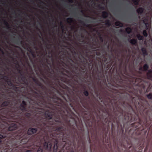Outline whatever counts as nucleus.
<instances>
[{
    "mask_svg": "<svg viewBox=\"0 0 152 152\" xmlns=\"http://www.w3.org/2000/svg\"><path fill=\"white\" fill-rule=\"evenodd\" d=\"M141 50L142 53V55L144 56H145L148 55V52L145 48H142Z\"/></svg>",
    "mask_w": 152,
    "mask_h": 152,
    "instance_id": "8",
    "label": "nucleus"
},
{
    "mask_svg": "<svg viewBox=\"0 0 152 152\" xmlns=\"http://www.w3.org/2000/svg\"><path fill=\"white\" fill-rule=\"evenodd\" d=\"M113 124L112 123V126H113Z\"/></svg>",
    "mask_w": 152,
    "mask_h": 152,
    "instance_id": "49",
    "label": "nucleus"
},
{
    "mask_svg": "<svg viewBox=\"0 0 152 152\" xmlns=\"http://www.w3.org/2000/svg\"><path fill=\"white\" fill-rule=\"evenodd\" d=\"M139 70L140 71H143V70L142 68V67H140L139 68Z\"/></svg>",
    "mask_w": 152,
    "mask_h": 152,
    "instance_id": "33",
    "label": "nucleus"
},
{
    "mask_svg": "<svg viewBox=\"0 0 152 152\" xmlns=\"http://www.w3.org/2000/svg\"><path fill=\"white\" fill-rule=\"evenodd\" d=\"M129 41L130 43L132 45H134L137 43V40L135 39H129Z\"/></svg>",
    "mask_w": 152,
    "mask_h": 152,
    "instance_id": "10",
    "label": "nucleus"
},
{
    "mask_svg": "<svg viewBox=\"0 0 152 152\" xmlns=\"http://www.w3.org/2000/svg\"><path fill=\"white\" fill-rule=\"evenodd\" d=\"M68 87L67 86H66L64 88H68Z\"/></svg>",
    "mask_w": 152,
    "mask_h": 152,
    "instance_id": "44",
    "label": "nucleus"
},
{
    "mask_svg": "<svg viewBox=\"0 0 152 152\" xmlns=\"http://www.w3.org/2000/svg\"><path fill=\"white\" fill-rule=\"evenodd\" d=\"M26 152H31V151L28 150V151H27Z\"/></svg>",
    "mask_w": 152,
    "mask_h": 152,
    "instance_id": "45",
    "label": "nucleus"
},
{
    "mask_svg": "<svg viewBox=\"0 0 152 152\" xmlns=\"http://www.w3.org/2000/svg\"><path fill=\"white\" fill-rule=\"evenodd\" d=\"M37 131V129L34 128H30L28 131V134H31L35 133Z\"/></svg>",
    "mask_w": 152,
    "mask_h": 152,
    "instance_id": "5",
    "label": "nucleus"
},
{
    "mask_svg": "<svg viewBox=\"0 0 152 152\" xmlns=\"http://www.w3.org/2000/svg\"><path fill=\"white\" fill-rule=\"evenodd\" d=\"M91 3H92V4H94V5H96V3L94 1H93V0H92L91 1Z\"/></svg>",
    "mask_w": 152,
    "mask_h": 152,
    "instance_id": "37",
    "label": "nucleus"
},
{
    "mask_svg": "<svg viewBox=\"0 0 152 152\" xmlns=\"http://www.w3.org/2000/svg\"><path fill=\"white\" fill-rule=\"evenodd\" d=\"M144 11V9L142 7H139L136 10V12L138 14H141Z\"/></svg>",
    "mask_w": 152,
    "mask_h": 152,
    "instance_id": "7",
    "label": "nucleus"
},
{
    "mask_svg": "<svg viewBox=\"0 0 152 152\" xmlns=\"http://www.w3.org/2000/svg\"><path fill=\"white\" fill-rule=\"evenodd\" d=\"M57 129H58V131H59V130H60L61 129V128L60 127H59L58 126Z\"/></svg>",
    "mask_w": 152,
    "mask_h": 152,
    "instance_id": "40",
    "label": "nucleus"
},
{
    "mask_svg": "<svg viewBox=\"0 0 152 152\" xmlns=\"http://www.w3.org/2000/svg\"><path fill=\"white\" fill-rule=\"evenodd\" d=\"M63 0L65 2H67V1L66 0Z\"/></svg>",
    "mask_w": 152,
    "mask_h": 152,
    "instance_id": "47",
    "label": "nucleus"
},
{
    "mask_svg": "<svg viewBox=\"0 0 152 152\" xmlns=\"http://www.w3.org/2000/svg\"><path fill=\"white\" fill-rule=\"evenodd\" d=\"M3 138V136L1 135L0 134V139L2 138Z\"/></svg>",
    "mask_w": 152,
    "mask_h": 152,
    "instance_id": "41",
    "label": "nucleus"
},
{
    "mask_svg": "<svg viewBox=\"0 0 152 152\" xmlns=\"http://www.w3.org/2000/svg\"><path fill=\"white\" fill-rule=\"evenodd\" d=\"M100 10H105V8L104 7L102 6L100 7Z\"/></svg>",
    "mask_w": 152,
    "mask_h": 152,
    "instance_id": "28",
    "label": "nucleus"
},
{
    "mask_svg": "<svg viewBox=\"0 0 152 152\" xmlns=\"http://www.w3.org/2000/svg\"><path fill=\"white\" fill-rule=\"evenodd\" d=\"M103 119L102 120H104V122H105V123H108L110 122V120H109L107 117L105 118L104 120Z\"/></svg>",
    "mask_w": 152,
    "mask_h": 152,
    "instance_id": "19",
    "label": "nucleus"
},
{
    "mask_svg": "<svg viewBox=\"0 0 152 152\" xmlns=\"http://www.w3.org/2000/svg\"><path fill=\"white\" fill-rule=\"evenodd\" d=\"M56 147H57V145L56 144H55L54 145V152H56V151H55V150H56L55 148H56Z\"/></svg>",
    "mask_w": 152,
    "mask_h": 152,
    "instance_id": "30",
    "label": "nucleus"
},
{
    "mask_svg": "<svg viewBox=\"0 0 152 152\" xmlns=\"http://www.w3.org/2000/svg\"><path fill=\"white\" fill-rule=\"evenodd\" d=\"M59 34H58V89L59 87V79L64 83L69 86L73 91L77 89L79 84L80 86L81 92L83 93L84 95L88 96L89 93L86 90V86L82 84L84 81L87 83L90 81L91 79V74L94 76L96 75L97 77V84L101 88L105 86L110 92H107L106 97L107 101L109 102L107 105L110 107L111 104L113 111L114 112V120L117 123V118L119 119L121 117L127 116L128 113L123 110L118 105L121 100L123 101V106L125 104L124 99L128 98L129 95L127 93L120 92L119 90H125L126 86L124 85V80L121 78L118 74L117 77L115 75L113 78L110 77V81H109L108 76L106 78L104 74L103 66L102 61L106 64L111 62L107 61L104 62L102 60L103 57H94L92 58H80V59L77 58H71L72 61L65 59L62 60L64 65L60 69L59 66V62L58 60L59 55ZM58 90V94H59Z\"/></svg>",
    "mask_w": 152,
    "mask_h": 152,
    "instance_id": "1",
    "label": "nucleus"
},
{
    "mask_svg": "<svg viewBox=\"0 0 152 152\" xmlns=\"http://www.w3.org/2000/svg\"><path fill=\"white\" fill-rule=\"evenodd\" d=\"M104 24L106 26L109 27L111 26V23L109 19H107L105 20Z\"/></svg>",
    "mask_w": 152,
    "mask_h": 152,
    "instance_id": "9",
    "label": "nucleus"
},
{
    "mask_svg": "<svg viewBox=\"0 0 152 152\" xmlns=\"http://www.w3.org/2000/svg\"><path fill=\"white\" fill-rule=\"evenodd\" d=\"M69 152H74V151L73 150H72L71 151Z\"/></svg>",
    "mask_w": 152,
    "mask_h": 152,
    "instance_id": "46",
    "label": "nucleus"
},
{
    "mask_svg": "<svg viewBox=\"0 0 152 152\" xmlns=\"http://www.w3.org/2000/svg\"><path fill=\"white\" fill-rule=\"evenodd\" d=\"M22 104L24 105H26V103L24 101H22Z\"/></svg>",
    "mask_w": 152,
    "mask_h": 152,
    "instance_id": "38",
    "label": "nucleus"
},
{
    "mask_svg": "<svg viewBox=\"0 0 152 152\" xmlns=\"http://www.w3.org/2000/svg\"><path fill=\"white\" fill-rule=\"evenodd\" d=\"M143 68L144 71H147L149 68V66L147 64H145L144 65Z\"/></svg>",
    "mask_w": 152,
    "mask_h": 152,
    "instance_id": "13",
    "label": "nucleus"
},
{
    "mask_svg": "<svg viewBox=\"0 0 152 152\" xmlns=\"http://www.w3.org/2000/svg\"><path fill=\"white\" fill-rule=\"evenodd\" d=\"M108 113V116H109L110 115L108 113Z\"/></svg>",
    "mask_w": 152,
    "mask_h": 152,
    "instance_id": "48",
    "label": "nucleus"
},
{
    "mask_svg": "<svg viewBox=\"0 0 152 152\" xmlns=\"http://www.w3.org/2000/svg\"><path fill=\"white\" fill-rule=\"evenodd\" d=\"M132 1L133 3L135 5H138L139 4L140 0H132Z\"/></svg>",
    "mask_w": 152,
    "mask_h": 152,
    "instance_id": "15",
    "label": "nucleus"
},
{
    "mask_svg": "<svg viewBox=\"0 0 152 152\" xmlns=\"http://www.w3.org/2000/svg\"><path fill=\"white\" fill-rule=\"evenodd\" d=\"M70 3H73V0H67Z\"/></svg>",
    "mask_w": 152,
    "mask_h": 152,
    "instance_id": "35",
    "label": "nucleus"
},
{
    "mask_svg": "<svg viewBox=\"0 0 152 152\" xmlns=\"http://www.w3.org/2000/svg\"><path fill=\"white\" fill-rule=\"evenodd\" d=\"M99 98H100V99H102V100H103V101H104V102H106V100H105L104 98L103 99L102 98V97H101L100 96Z\"/></svg>",
    "mask_w": 152,
    "mask_h": 152,
    "instance_id": "34",
    "label": "nucleus"
},
{
    "mask_svg": "<svg viewBox=\"0 0 152 152\" xmlns=\"http://www.w3.org/2000/svg\"><path fill=\"white\" fill-rule=\"evenodd\" d=\"M126 31L128 34H130L132 31V29L130 27H127L126 28Z\"/></svg>",
    "mask_w": 152,
    "mask_h": 152,
    "instance_id": "14",
    "label": "nucleus"
},
{
    "mask_svg": "<svg viewBox=\"0 0 152 152\" xmlns=\"http://www.w3.org/2000/svg\"><path fill=\"white\" fill-rule=\"evenodd\" d=\"M96 0V1H99V0Z\"/></svg>",
    "mask_w": 152,
    "mask_h": 152,
    "instance_id": "50",
    "label": "nucleus"
},
{
    "mask_svg": "<svg viewBox=\"0 0 152 152\" xmlns=\"http://www.w3.org/2000/svg\"><path fill=\"white\" fill-rule=\"evenodd\" d=\"M145 26L146 29H147L148 28V25H147V26Z\"/></svg>",
    "mask_w": 152,
    "mask_h": 152,
    "instance_id": "39",
    "label": "nucleus"
},
{
    "mask_svg": "<svg viewBox=\"0 0 152 152\" xmlns=\"http://www.w3.org/2000/svg\"><path fill=\"white\" fill-rule=\"evenodd\" d=\"M73 18H66V21L70 25L64 26L60 22L62 31V41L64 43L63 46L60 58L72 61L71 58L97 57H103L105 62L110 61L111 57L107 50L96 39H94L88 31L81 26L88 27L89 25L83 20L77 27L71 25Z\"/></svg>",
    "mask_w": 152,
    "mask_h": 152,
    "instance_id": "2",
    "label": "nucleus"
},
{
    "mask_svg": "<svg viewBox=\"0 0 152 152\" xmlns=\"http://www.w3.org/2000/svg\"><path fill=\"white\" fill-rule=\"evenodd\" d=\"M143 22L145 26H147L148 24V20L147 19H144L143 20Z\"/></svg>",
    "mask_w": 152,
    "mask_h": 152,
    "instance_id": "20",
    "label": "nucleus"
},
{
    "mask_svg": "<svg viewBox=\"0 0 152 152\" xmlns=\"http://www.w3.org/2000/svg\"><path fill=\"white\" fill-rule=\"evenodd\" d=\"M64 6H65V7H66V6H67V4L66 3H64Z\"/></svg>",
    "mask_w": 152,
    "mask_h": 152,
    "instance_id": "42",
    "label": "nucleus"
},
{
    "mask_svg": "<svg viewBox=\"0 0 152 152\" xmlns=\"http://www.w3.org/2000/svg\"><path fill=\"white\" fill-rule=\"evenodd\" d=\"M99 40L101 41V42H103L104 41V38L101 35H99Z\"/></svg>",
    "mask_w": 152,
    "mask_h": 152,
    "instance_id": "23",
    "label": "nucleus"
},
{
    "mask_svg": "<svg viewBox=\"0 0 152 152\" xmlns=\"http://www.w3.org/2000/svg\"><path fill=\"white\" fill-rule=\"evenodd\" d=\"M62 119H64L66 121H67V120L66 118H65L64 117V116L63 115H62Z\"/></svg>",
    "mask_w": 152,
    "mask_h": 152,
    "instance_id": "36",
    "label": "nucleus"
},
{
    "mask_svg": "<svg viewBox=\"0 0 152 152\" xmlns=\"http://www.w3.org/2000/svg\"><path fill=\"white\" fill-rule=\"evenodd\" d=\"M109 45H108V46H107V49H109Z\"/></svg>",
    "mask_w": 152,
    "mask_h": 152,
    "instance_id": "43",
    "label": "nucleus"
},
{
    "mask_svg": "<svg viewBox=\"0 0 152 152\" xmlns=\"http://www.w3.org/2000/svg\"><path fill=\"white\" fill-rule=\"evenodd\" d=\"M113 68V70H115L116 73H117V64L116 62H115L114 64L112 66L111 69Z\"/></svg>",
    "mask_w": 152,
    "mask_h": 152,
    "instance_id": "12",
    "label": "nucleus"
},
{
    "mask_svg": "<svg viewBox=\"0 0 152 152\" xmlns=\"http://www.w3.org/2000/svg\"><path fill=\"white\" fill-rule=\"evenodd\" d=\"M97 5L98 8L99 9H100V7H101L102 6L100 4H97Z\"/></svg>",
    "mask_w": 152,
    "mask_h": 152,
    "instance_id": "29",
    "label": "nucleus"
},
{
    "mask_svg": "<svg viewBox=\"0 0 152 152\" xmlns=\"http://www.w3.org/2000/svg\"><path fill=\"white\" fill-rule=\"evenodd\" d=\"M126 106H128V108L129 110H133V109H132V107L130 105H129L128 103H126Z\"/></svg>",
    "mask_w": 152,
    "mask_h": 152,
    "instance_id": "24",
    "label": "nucleus"
},
{
    "mask_svg": "<svg viewBox=\"0 0 152 152\" xmlns=\"http://www.w3.org/2000/svg\"><path fill=\"white\" fill-rule=\"evenodd\" d=\"M137 38L139 40H142L144 38L142 36H141L140 34H137Z\"/></svg>",
    "mask_w": 152,
    "mask_h": 152,
    "instance_id": "16",
    "label": "nucleus"
},
{
    "mask_svg": "<svg viewBox=\"0 0 152 152\" xmlns=\"http://www.w3.org/2000/svg\"><path fill=\"white\" fill-rule=\"evenodd\" d=\"M115 25L117 26H119L121 27H123V24L122 23L119 21H117L115 22Z\"/></svg>",
    "mask_w": 152,
    "mask_h": 152,
    "instance_id": "11",
    "label": "nucleus"
},
{
    "mask_svg": "<svg viewBox=\"0 0 152 152\" xmlns=\"http://www.w3.org/2000/svg\"><path fill=\"white\" fill-rule=\"evenodd\" d=\"M109 15V14L106 11H104L102 12V17L104 19L107 18Z\"/></svg>",
    "mask_w": 152,
    "mask_h": 152,
    "instance_id": "6",
    "label": "nucleus"
},
{
    "mask_svg": "<svg viewBox=\"0 0 152 152\" xmlns=\"http://www.w3.org/2000/svg\"><path fill=\"white\" fill-rule=\"evenodd\" d=\"M79 17V18L77 19V21H78V22L79 23H80V22H81V21L82 20Z\"/></svg>",
    "mask_w": 152,
    "mask_h": 152,
    "instance_id": "31",
    "label": "nucleus"
},
{
    "mask_svg": "<svg viewBox=\"0 0 152 152\" xmlns=\"http://www.w3.org/2000/svg\"><path fill=\"white\" fill-rule=\"evenodd\" d=\"M146 96L148 99H152V94L150 93L148 94Z\"/></svg>",
    "mask_w": 152,
    "mask_h": 152,
    "instance_id": "21",
    "label": "nucleus"
},
{
    "mask_svg": "<svg viewBox=\"0 0 152 152\" xmlns=\"http://www.w3.org/2000/svg\"><path fill=\"white\" fill-rule=\"evenodd\" d=\"M142 34L144 37H146L148 36V34L147 33V31L145 30H144L142 32Z\"/></svg>",
    "mask_w": 152,
    "mask_h": 152,
    "instance_id": "22",
    "label": "nucleus"
},
{
    "mask_svg": "<svg viewBox=\"0 0 152 152\" xmlns=\"http://www.w3.org/2000/svg\"><path fill=\"white\" fill-rule=\"evenodd\" d=\"M17 127V126L15 123H13L11 124L10 126L8 128V129L9 131H12Z\"/></svg>",
    "mask_w": 152,
    "mask_h": 152,
    "instance_id": "3",
    "label": "nucleus"
},
{
    "mask_svg": "<svg viewBox=\"0 0 152 152\" xmlns=\"http://www.w3.org/2000/svg\"><path fill=\"white\" fill-rule=\"evenodd\" d=\"M42 152V149L40 148H39L38 149L37 152Z\"/></svg>",
    "mask_w": 152,
    "mask_h": 152,
    "instance_id": "27",
    "label": "nucleus"
},
{
    "mask_svg": "<svg viewBox=\"0 0 152 152\" xmlns=\"http://www.w3.org/2000/svg\"><path fill=\"white\" fill-rule=\"evenodd\" d=\"M57 99H58V122L59 121L58 120V118H59V116H58V115L59 110H58V107L59 106V105L58 104V100L59 99V98H58V97Z\"/></svg>",
    "mask_w": 152,
    "mask_h": 152,
    "instance_id": "25",
    "label": "nucleus"
},
{
    "mask_svg": "<svg viewBox=\"0 0 152 152\" xmlns=\"http://www.w3.org/2000/svg\"><path fill=\"white\" fill-rule=\"evenodd\" d=\"M148 72L149 73H152V70L151 69H149L148 70V72Z\"/></svg>",
    "mask_w": 152,
    "mask_h": 152,
    "instance_id": "32",
    "label": "nucleus"
},
{
    "mask_svg": "<svg viewBox=\"0 0 152 152\" xmlns=\"http://www.w3.org/2000/svg\"><path fill=\"white\" fill-rule=\"evenodd\" d=\"M146 75L148 79H150L152 78V74L151 73L147 72Z\"/></svg>",
    "mask_w": 152,
    "mask_h": 152,
    "instance_id": "17",
    "label": "nucleus"
},
{
    "mask_svg": "<svg viewBox=\"0 0 152 152\" xmlns=\"http://www.w3.org/2000/svg\"><path fill=\"white\" fill-rule=\"evenodd\" d=\"M51 144L50 142L47 143L45 142L44 144V148L48 150H50L51 148Z\"/></svg>",
    "mask_w": 152,
    "mask_h": 152,
    "instance_id": "4",
    "label": "nucleus"
},
{
    "mask_svg": "<svg viewBox=\"0 0 152 152\" xmlns=\"http://www.w3.org/2000/svg\"><path fill=\"white\" fill-rule=\"evenodd\" d=\"M120 4L118 6L117 8V10L119 12H121V5L122 4V3L120 2Z\"/></svg>",
    "mask_w": 152,
    "mask_h": 152,
    "instance_id": "18",
    "label": "nucleus"
},
{
    "mask_svg": "<svg viewBox=\"0 0 152 152\" xmlns=\"http://www.w3.org/2000/svg\"><path fill=\"white\" fill-rule=\"evenodd\" d=\"M79 8L81 9V10H80V12L83 14H84V11L83 10H82V7L81 6L80 7H79Z\"/></svg>",
    "mask_w": 152,
    "mask_h": 152,
    "instance_id": "26",
    "label": "nucleus"
}]
</instances>
